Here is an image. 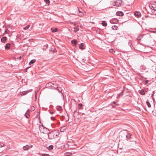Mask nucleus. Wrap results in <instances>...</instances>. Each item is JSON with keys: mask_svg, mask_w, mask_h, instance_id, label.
Instances as JSON below:
<instances>
[{"mask_svg": "<svg viewBox=\"0 0 156 156\" xmlns=\"http://www.w3.org/2000/svg\"><path fill=\"white\" fill-rule=\"evenodd\" d=\"M59 134V132L58 130H55L48 133V138L52 140L56 138Z\"/></svg>", "mask_w": 156, "mask_h": 156, "instance_id": "obj_1", "label": "nucleus"}, {"mask_svg": "<svg viewBox=\"0 0 156 156\" xmlns=\"http://www.w3.org/2000/svg\"><path fill=\"white\" fill-rule=\"evenodd\" d=\"M118 1L119 2H117V1H113V2H111V4L113 6H116L117 7L123 5V3L122 1Z\"/></svg>", "mask_w": 156, "mask_h": 156, "instance_id": "obj_2", "label": "nucleus"}, {"mask_svg": "<svg viewBox=\"0 0 156 156\" xmlns=\"http://www.w3.org/2000/svg\"><path fill=\"white\" fill-rule=\"evenodd\" d=\"M119 20L116 18H113L110 20V22L111 23L115 24L117 23Z\"/></svg>", "mask_w": 156, "mask_h": 156, "instance_id": "obj_3", "label": "nucleus"}, {"mask_svg": "<svg viewBox=\"0 0 156 156\" xmlns=\"http://www.w3.org/2000/svg\"><path fill=\"white\" fill-rule=\"evenodd\" d=\"M135 16L137 18L140 17L141 16V14L140 12L138 11H135L134 12Z\"/></svg>", "mask_w": 156, "mask_h": 156, "instance_id": "obj_4", "label": "nucleus"}, {"mask_svg": "<svg viewBox=\"0 0 156 156\" xmlns=\"http://www.w3.org/2000/svg\"><path fill=\"white\" fill-rule=\"evenodd\" d=\"M32 147L33 145H26L25 146H23V148L24 150L26 151L27 150L30 148Z\"/></svg>", "mask_w": 156, "mask_h": 156, "instance_id": "obj_5", "label": "nucleus"}, {"mask_svg": "<svg viewBox=\"0 0 156 156\" xmlns=\"http://www.w3.org/2000/svg\"><path fill=\"white\" fill-rule=\"evenodd\" d=\"M54 84L52 83L51 82H49L47 84L46 86H48V87H50L51 86L52 87V89H55V87L54 86H53V85H54Z\"/></svg>", "mask_w": 156, "mask_h": 156, "instance_id": "obj_6", "label": "nucleus"}, {"mask_svg": "<svg viewBox=\"0 0 156 156\" xmlns=\"http://www.w3.org/2000/svg\"><path fill=\"white\" fill-rule=\"evenodd\" d=\"M116 14L117 16H122L124 15L122 11H118L116 12Z\"/></svg>", "mask_w": 156, "mask_h": 156, "instance_id": "obj_7", "label": "nucleus"}, {"mask_svg": "<svg viewBox=\"0 0 156 156\" xmlns=\"http://www.w3.org/2000/svg\"><path fill=\"white\" fill-rule=\"evenodd\" d=\"M71 42L72 44H73V46H76L77 45V42L76 40L74 39L71 41Z\"/></svg>", "mask_w": 156, "mask_h": 156, "instance_id": "obj_8", "label": "nucleus"}, {"mask_svg": "<svg viewBox=\"0 0 156 156\" xmlns=\"http://www.w3.org/2000/svg\"><path fill=\"white\" fill-rule=\"evenodd\" d=\"M11 46V44L10 43H8L5 45V49L6 50L9 49Z\"/></svg>", "mask_w": 156, "mask_h": 156, "instance_id": "obj_9", "label": "nucleus"}, {"mask_svg": "<svg viewBox=\"0 0 156 156\" xmlns=\"http://www.w3.org/2000/svg\"><path fill=\"white\" fill-rule=\"evenodd\" d=\"M79 48L80 49L83 50L84 49V44L83 43H81L79 45Z\"/></svg>", "mask_w": 156, "mask_h": 156, "instance_id": "obj_10", "label": "nucleus"}, {"mask_svg": "<svg viewBox=\"0 0 156 156\" xmlns=\"http://www.w3.org/2000/svg\"><path fill=\"white\" fill-rule=\"evenodd\" d=\"M132 135L130 133H128L126 135V140H128L129 139H130L131 138V136Z\"/></svg>", "mask_w": 156, "mask_h": 156, "instance_id": "obj_11", "label": "nucleus"}, {"mask_svg": "<svg viewBox=\"0 0 156 156\" xmlns=\"http://www.w3.org/2000/svg\"><path fill=\"white\" fill-rule=\"evenodd\" d=\"M57 90L59 93H60L61 92L62 89L61 88L59 87H55V89Z\"/></svg>", "mask_w": 156, "mask_h": 156, "instance_id": "obj_12", "label": "nucleus"}, {"mask_svg": "<svg viewBox=\"0 0 156 156\" xmlns=\"http://www.w3.org/2000/svg\"><path fill=\"white\" fill-rule=\"evenodd\" d=\"M7 39V37H3L1 39V41L3 43H5Z\"/></svg>", "mask_w": 156, "mask_h": 156, "instance_id": "obj_13", "label": "nucleus"}, {"mask_svg": "<svg viewBox=\"0 0 156 156\" xmlns=\"http://www.w3.org/2000/svg\"><path fill=\"white\" fill-rule=\"evenodd\" d=\"M149 8L151 10V12H150V13L152 11L155 9L154 7L152 5H149Z\"/></svg>", "mask_w": 156, "mask_h": 156, "instance_id": "obj_14", "label": "nucleus"}, {"mask_svg": "<svg viewBox=\"0 0 156 156\" xmlns=\"http://www.w3.org/2000/svg\"><path fill=\"white\" fill-rule=\"evenodd\" d=\"M66 127L65 126H63L60 129V131L61 132H63L64 131L66 130Z\"/></svg>", "mask_w": 156, "mask_h": 156, "instance_id": "obj_15", "label": "nucleus"}, {"mask_svg": "<svg viewBox=\"0 0 156 156\" xmlns=\"http://www.w3.org/2000/svg\"><path fill=\"white\" fill-rule=\"evenodd\" d=\"M42 3H45V5H49L50 2V1H42Z\"/></svg>", "mask_w": 156, "mask_h": 156, "instance_id": "obj_16", "label": "nucleus"}, {"mask_svg": "<svg viewBox=\"0 0 156 156\" xmlns=\"http://www.w3.org/2000/svg\"><path fill=\"white\" fill-rule=\"evenodd\" d=\"M51 30L52 32L53 33L56 32L58 30H57V28H52L51 29Z\"/></svg>", "mask_w": 156, "mask_h": 156, "instance_id": "obj_17", "label": "nucleus"}, {"mask_svg": "<svg viewBox=\"0 0 156 156\" xmlns=\"http://www.w3.org/2000/svg\"><path fill=\"white\" fill-rule=\"evenodd\" d=\"M74 31L75 33H76L77 31H78L79 30L78 27H77L74 28Z\"/></svg>", "mask_w": 156, "mask_h": 156, "instance_id": "obj_18", "label": "nucleus"}, {"mask_svg": "<svg viewBox=\"0 0 156 156\" xmlns=\"http://www.w3.org/2000/svg\"><path fill=\"white\" fill-rule=\"evenodd\" d=\"M36 62V60L35 59H32L29 62V65H31L34 63H35Z\"/></svg>", "mask_w": 156, "mask_h": 156, "instance_id": "obj_19", "label": "nucleus"}, {"mask_svg": "<svg viewBox=\"0 0 156 156\" xmlns=\"http://www.w3.org/2000/svg\"><path fill=\"white\" fill-rule=\"evenodd\" d=\"M101 24L103 26L106 27L107 26V23L105 21H103Z\"/></svg>", "mask_w": 156, "mask_h": 156, "instance_id": "obj_20", "label": "nucleus"}, {"mask_svg": "<svg viewBox=\"0 0 156 156\" xmlns=\"http://www.w3.org/2000/svg\"><path fill=\"white\" fill-rule=\"evenodd\" d=\"M140 93L141 95H145V92L143 90H141L140 91Z\"/></svg>", "mask_w": 156, "mask_h": 156, "instance_id": "obj_21", "label": "nucleus"}, {"mask_svg": "<svg viewBox=\"0 0 156 156\" xmlns=\"http://www.w3.org/2000/svg\"><path fill=\"white\" fill-rule=\"evenodd\" d=\"M146 103L149 108H151V106L149 102L147 100L146 101Z\"/></svg>", "mask_w": 156, "mask_h": 156, "instance_id": "obj_22", "label": "nucleus"}, {"mask_svg": "<svg viewBox=\"0 0 156 156\" xmlns=\"http://www.w3.org/2000/svg\"><path fill=\"white\" fill-rule=\"evenodd\" d=\"M53 146L51 145L49 146L47 148L49 150H51L53 149Z\"/></svg>", "mask_w": 156, "mask_h": 156, "instance_id": "obj_23", "label": "nucleus"}, {"mask_svg": "<svg viewBox=\"0 0 156 156\" xmlns=\"http://www.w3.org/2000/svg\"><path fill=\"white\" fill-rule=\"evenodd\" d=\"M112 28L113 30H117V29L118 27L114 25L112 26Z\"/></svg>", "mask_w": 156, "mask_h": 156, "instance_id": "obj_24", "label": "nucleus"}, {"mask_svg": "<svg viewBox=\"0 0 156 156\" xmlns=\"http://www.w3.org/2000/svg\"><path fill=\"white\" fill-rule=\"evenodd\" d=\"M150 13L151 14H155L156 15V9H155L153 11H152Z\"/></svg>", "mask_w": 156, "mask_h": 156, "instance_id": "obj_25", "label": "nucleus"}, {"mask_svg": "<svg viewBox=\"0 0 156 156\" xmlns=\"http://www.w3.org/2000/svg\"><path fill=\"white\" fill-rule=\"evenodd\" d=\"M128 44H129V46H130V47L131 49L132 50L133 49V47L132 45V44L130 42H129Z\"/></svg>", "mask_w": 156, "mask_h": 156, "instance_id": "obj_26", "label": "nucleus"}, {"mask_svg": "<svg viewBox=\"0 0 156 156\" xmlns=\"http://www.w3.org/2000/svg\"><path fill=\"white\" fill-rule=\"evenodd\" d=\"M30 27V26L29 25H27V26L24 27L23 28V29L25 30H27Z\"/></svg>", "mask_w": 156, "mask_h": 156, "instance_id": "obj_27", "label": "nucleus"}, {"mask_svg": "<svg viewBox=\"0 0 156 156\" xmlns=\"http://www.w3.org/2000/svg\"><path fill=\"white\" fill-rule=\"evenodd\" d=\"M78 106L79 107V109H81L82 108V107L83 105L82 104L80 103V104H79Z\"/></svg>", "mask_w": 156, "mask_h": 156, "instance_id": "obj_28", "label": "nucleus"}, {"mask_svg": "<svg viewBox=\"0 0 156 156\" xmlns=\"http://www.w3.org/2000/svg\"><path fill=\"white\" fill-rule=\"evenodd\" d=\"M142 37V36H140L137 37V40H139L141 39Z\"/></svg>", "mask_w": 156, "mask_h": 156, "instance_id": "obj_29", "label": "nucleus"}, {"mask_svg": "<svg viewBox=\"0 0 156 156\" xmlns=\"http://www.w3.org/2000/svg\"><path fill=\"white\" fill-rule=\"evenodd\" d=\"M29 111H30V110L29 109H28L27 111V112H26V113H25V114L27 115L28 116H30V115L29 114V113H30Z\"/></svg>", "mask_w": 156, "mask_h": 156, "instance_id": "obj_30", "label": "nucleus"}, {"mask_svg": "<svg viewBox=\"0 0 156 156\" xmlns=\"http://www.w3.org/2000/svg\"><path fill=\"white\" fill-rule=\"evenodd\" d=\"M42 156H49V155L48 154H43L42 155Z\"/></svg>", "mask_w": 156, "mask_h": 156, "instance_id": "obj_31", "label": "nucleus"}, {"mask_svg": "<svg viewBox=\"0 0 156 156\" xmlns=\"http://www.w3.org/2000/svg\"><path fill=\"white\" fill-rule=\"evenodd\" d=\"M5 146V145L4 144H0V147H3Z\"/></svg>", "mask_w": 156, "mask_h": 156, "instance_id": "obj_32", "label": "nucleus"}, {"mask_svg": "<svg viewBox=\"0 0 156 156\" xmlns=\"http://www.w3.org/2000/svg\"><path fill=\"white\" fill-rule=\"evenodd\" d=\"M114 51L113 50V49H110L109 50V51L110 52L113 53V52Z\"/></svg>", "mask_w": 156, "mask_h": 156, "instance_id": "obj_33", "label": "nucleus"}, {"mask_svg": "<svg viewBox=\"0 0 156 156\" xmlns=\"http://www.w3.org/2000/svg\"><path fill=\"white\" fill-rule=\"evenodd\" d=\"M51 120H54L55 119V117H51Z\"/></svg>", "mask_w": 156, "mask_h": 156, "instance_id": "obj_34", "label": "nucleus"}, {"mask_svg": "<svg viewBox=\"0 0 156 156\" xmlns=\"http://www.w3.org/2000/svg\"><path fill=\"white\" fill-rule=\"evenodd\" d=\"M148 83V80H146L145 81V84H147V83Z\"/></svg>", "mask_w": 156, "mask_h": 156, "instance_id": "obj_35", "label": "nucleus"}, {"mask_svg": "<svg viewBox=\"0 0 156 156\" xmlns=\"http://www.w3.org/2000/svg\"><path fill=\"white\" fill-rule=\"evenodd\" d=\"M25 115L26 118H29V116H28L26 114H25Z\"/></svg>", "mask_w": 156, "mask_h": 156, "instance_id": "obj_36", "label": "nucleus"}, {"mask_svg": "<svg viewBox=\"0 0 156 156\" xmlns=\"http://www.w3.org/2000/svg\"><path fill=\"white\" fill-rule=\"evenodd\" d=\"M122 95H123V93H122V92H121V93H120V94H119V97H120V96L121 95L122 96Z\"/></svg>", "mask_w": 156, "mask_h": 156, "instance_id": "obj_37", "label": "nucleus"}, {"mask_svg": "<svg viewBox=\"0 0 156 156\" xmlns=\"http://www.w3.org/2000/svg\"><path fill=\"white\" fill-rule=\"evenodd\" d=\"M26 94V93L24 94L23 92H22V94H22L23 95H25Z\"/></svg>", "mask_w": 156, "mask_h": 156, "instance_id": "obj_38", "label": "nucleus"}, {"mask_svg": "<svg viewBox=\"0 0 156 156\" xmlns=\"http://www.w3.org/2000/svg\"><path fill=\"white\" fill-rule=\"evenodd\" d=\"M50 113L51 114H53L54 113V112H53V111H52V112H50Z\"/></svg>", "mask_w": 156, "mask_h": 156, "instance_id": "obj_39", "label": "nucleus"}, {"mask_svg": "<svg viewBox=\"0 0 156 156\" xmlns=\"http://www.w3.org/2000/svg\"><path fill=\"white\" fill-rule=\"evenodd\" d=\"M77 109H76L75 111H74V112H73V113L74 114H75V112H76V111H77Z\"/></svg>", "mask_w": 156, "mask_h": 156, "instance_id": "obj_40", "label": "nucleus"}, {"mask_svg": "<svg viewBox=\"0 0 156 156\" xmlns=\"http://www.w3.org/2000/svg\"><path fill=\"white\" fill-rule=\"evenodd\" d=\"M78 11H79V13H82V12L80 11L79 9H78Z\"/></svg>", "mask_w": 156, "mask_h": 156, "instance_id": "obj_41", "label": "nucleus"}, {"mask_svg": "<svg viewBox=\"0 0 156 156\" xmlns=\"http://www.w3.org/2000/svg\"><path fill=\"white\" fill-rule=\"evenodd\" d=\"M30 67H31V66H30V67H27L26 68V69H29V68H30Z\"/></svg>", "mask_w": 156, "mask_h": 156, "instance_id": "obj_42", "label": "nucleus"}, {"mask_svg": "<svg viewBox=\"0 0 156 156\" xmlns=\"http://www.w3.org/2000/svg\"><path fill=\"white\" fill-rule=\"evenodd\" d=\"M112 103H113V104H115V103H116V102H115V101L113 102Z\"/></svg>", "mask_w": 156, "mask_h": 156, "instance_id": "obj_43", "label": "nucleus"}, {"mask_svg": "<svg viewBox=\"0 0 156 156\" xmlns=\"http://www.w3.org/2000/svg\"><path fill=\"white\" fill-rule=\"evenodd\" d=\"M7 30H8V29H7L5 30V32H6V31H7Z\"/></svg>", "mask_w": 156, "mask_h": 156, "instance_id": "obj_44", "label": "nucleus"}, {"mask_svg": "<svg viewBox=\"0 0 156 156\" xmlns=\"http://www.w3.org/2000/svg\"><path fill=\"white\" fill-rule=\"evenodd\" d=\"M155 92V91H154L153 92V94H154V93H155V92Z\"/></svg>", "mask_w": 156, "mask_h": 156, "instance_id": "obj_45", "label": "nucleus"}, {"mask_svg": "<svg viewBox=\"0 0 156 156\" xmlns=\"http://www.w3.org/2000/svg\"><path fill=\"white\" fill-rule=\"evenodd\" d=\"M138 109H138V110H139L140 111V108H138Z\"/></svg>", "mask_w": 156, "mask_h": 156, "instance_id": "obj_46", "label": "nucleus"}, {"mask_svg": "<svg viewBox=\"0 0 156 156\" xmlns=\"http://www.w3.org/2000/svg\"><path fill=\"white\" fill-rule=\"evenodd\" d=\"M44 128H45V129H48L47 128H46V127H44Z\"/></svg>", "mask_w": 156, "mask_h": 156, "instance_id": "obj_47", "label": "nucleus"}, {"mask_svg": "<svg viewBox=\"0 0 156 156\" xmlns=\"http://www.w3.org/2000/svg\"><path fill=\"white\" fill-rule=\"evenodd\" d=\"M85 114L84 113H82V115H85Z\"/></svg>", "mask_w": 156, "mask_h": 156, "instance_id": "obj_48", "label": "nucleus"}, {"mask_svg": "<svg viewBox=\"0 0 156 156\" xmlns=\"http://www.w3.org/2000/svg\"><path fill=\"white\" fill-rule=\"evenodd\" d=\"M21 58V56H20V58Z\"/></svg>", "mask_w": 156, "mask_h": 156, "instance_id": "obj_49", "label": "nucleus"}, {"mask_svg": "<svg viewBox=\"0 0 156 156\" xmlns=\"http://www.w3.org/2000/svg\"><path fill=\"white\" fill-rule=\"evenodd\" d=\"M154 2L156 3V1H155Z\"/></svg>", "mask_w": 156, "mask_h": 156, "instance_id": "obj_50", "label": "nucleus"}, {"mask_svg": "<svg viewBox=\"0 0 156 156\" xmlns=\"http://www.w3.org/2000/svg\"><path fill=\"white\" fill-rule=\"evenodd\" d=\"M83 118H86V117H83Z\"/></svg>", "mask_w": 156, "mask_h": 156, "instance_id": "obj_51", "label": "nucleus"}, {"mask_svg": "<svg viewBox=\"0 0 156 156\" xmlns=\"http://www.w3.org/2000/svg\"><path fill=\"white\" fill-rule=\"evenodd\" d=\"M80 15H82V14H80Z\"/></svg>", "mask_w": 156, "mask_h": 156, "instance_id": "obj_52", "label": "nucleus"}]
</instances>
